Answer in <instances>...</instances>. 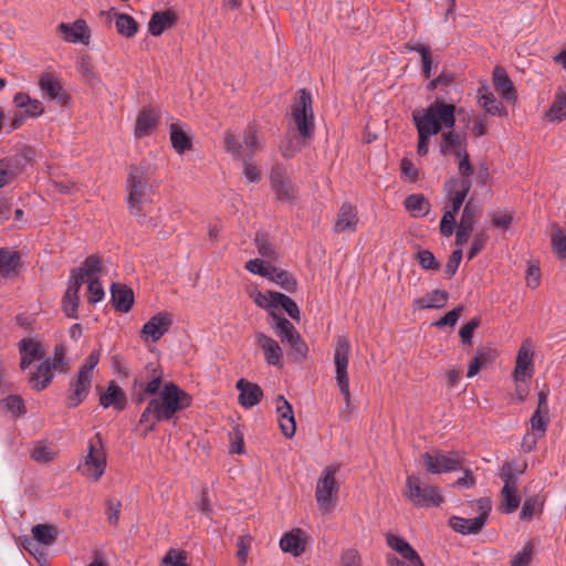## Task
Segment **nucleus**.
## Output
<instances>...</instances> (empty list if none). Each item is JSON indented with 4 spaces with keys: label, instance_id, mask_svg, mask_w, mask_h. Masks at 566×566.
Wrapping results in <instances>:
<instances>
[{
    "label": "nucleus",
    "instance_id": "f257e3e1",
    "mask_svg": "<svg viewBox=\"0 0 566 566\" xmlns=\"http://www.w3.org/2000/svg\"><path fill=\"white\" fill-rule=\"evenodd\" d=\"M158 182L149 165L132 166L126 180L128 210L139 222H145L151 212Z\"/></svg>",
    "mask_w": 566,
    "mask_h": 566
},
{
    "label": "nucleus",
    "instance_id": "f03ea898",
    "mask_svg": "<svg viewBox=\"0 0 566 566\" xmlns=\"http://www.w3.org/2000/svg\"><path fill=\"white\" fill-rule=\"evenodd\" d=\"M455 106L437 98L426 108L412 112V119L417 130L437 135L442 128L451 129L455 125Z\"/></svg>",
    "mask_w": 566,
    "mask_h": 566
},
{
    "label": "nucleus",
    "instance_id": "7ed1b4c3",
    "mask_svg": "<svg viewBox=\"0 0 566 566\" xmlns=\"http://www.w3.org/2000/svg\"><path fill=\"white\" fill-rule=\"evenodd\" d=\"M526 463L518 464L516 462H504L499 472L500 479L503 481L501 490V503L499 511L503 514L515 512L521 504V496L517 490L518 476L525 472Z\"/></svg>",
    "mask_w": 566,
    "mask_h": 566
},
{
    "label": "nucleus",
    "instance_id": "20e7f679",
    "mask_svg": "<svg viewBox=\"0 0 566 566\" xmlns=\"http://www.w3.org/2000/svg\"><path fill=\"white\" fill-rule=\"evenodd\" d=\"M192 398L174 382H167L159 398L151 399V407H156V420L167 421L174 416L190 407Z\"/></svg>",
    "mask_w": 566,
    "mask_h": 566
},
{
    "label": "nucleus",
    "instance_id": "39448f33",
    "mask_svg": "<svg viewBox=\"0 0 566 566\" xmlns=\"http://www.w3.org/2000/svg\"><path fill=\"white\" fill-rule=\"evenodd\" d=\"M99 361V352L93 350L81 365L77 375L70 381L66 395V407L70 409L80 406L88 396L94 369Z\"/></svg>",
    "mask_w": 566,
    "mask_h": 566
},
{
    "label": "nucleus",
    "instance_id": "423d86ee",
    "mask_svg": "<svg viewBox=\"0 0 566 566\" xmlns=\"http://www.w3.org/2000/svg\"><path fill=\"white\" fill-rule=\"evenodd\" d=\"M70 366L66 360V348L63 344L54 346L53 356L44 358L36 370L30 375L29 382L36 391L44 390L53 380L55 371L64 374Z\"/></svg>",
    "mask_w": 566,
    "mask_h": 566
},
{
    "label": "nucleus",
    "instance_id": "0eeeda50",
    "mask_svg": "<svg viewBox=\"0 0 566 566\" xmlns=\"http://www.w3.org/2000/svg\"><path fill=\"white\" fill-rule=\"evenodd\" d=\"M337 465L326 467L315 488V499L317 507L323 514H329L334 511L337 503L338 483L336 482Z\"/></svg>",
    "mask_w": 566,
    "mask_h": 566
},
{
    "label": "nucleus",
    "instance_id": "6e6552de",
    "mask_svg": "<svg viewBox=\"0 0 566 566\" xmlns=\"http://www.w3.org/2000/svg\"><path fill=\"white\" fill-rule=\"evenodd\" d=\"M106 469V453L99 433L88 441L87 452L78 464V471L87 479L96 482Z\"/></svg>",
    "mask_w": 566,
    "mask_h": 566
},
{
    "label": "nucleus",
    "instance_id": "1a4fd4ad",
    "mask_svg": "<svg viewBox=\"0 0 566 566\" xmlns=\"http://www.w3.org/2000/svg\"><path fill=\"white\" fill-rule=\"evenodd\" d=\"M352 353V345L349 338L346 335H339L336 338V347L334 353V364L336 373V382L339 391L343 396L344 402L352 403L350 390H349V378H348V361Z\"/></svg>",
    "mask_w": 566,
    "mask_h": 566
},
{
    "label": "nucleus",
    "instance_id": "9d476101",
    "mask_svg": "<svg viewBox=\"0 0 566 566\" xmlns=\"http://www.w3.org/2000/svg\"><path fill=\"white\" fill-rule=\"evenodd\" d=\"M406 489L407 499L416 506L437 507L443 502L439 488L423 484L418 475L407 476Z\"/></svg>",
    "mask_w": 566,
    "mask_h": 566
},
{
    "label": "nucleus",
    "instance_id": "9b49d317",
    "mask_svg": "<svg viewBox=\"0 0 566 566\" xmlns=\"http://www.w3.org/2000/svg\"><path fill=\"white\" fill-rule=\"evenodd\" d=\"M292 106V117L301 137L311 138L314 132V113L311 93L302 88Z\"/></svg>",
    "mask_w": 566,
    "mask_h": 566
},
{
    "label": "nucleus",
    "instance_id": "f8f14e48",
    "mask_svg": "<svg viewBox=\"0 0 566 566\" xmlns=\"http://www.w3.org/2000/svg\"><path fill=\"white\" fill-rule=\"evenodd\" d=\"M479 515L473 518H464L460 516H452L449 520L451 528L460 534L470 535L479 533L485 525L489 514L492 510L491 500L481 497L478 501Z\"/></svg>",
    "mask_w": 566,
    "mask_h": 566
},
{
    "label": "nucleus",
    "instance_id": "ddd939ff",
    "mask_svg": "<svg viewBox=\"0 0 566 566\" xmlns=\"http://www.w3.org/2000/svg\"><path fill=\"white\" fill-rule=\"evenodd\" d=\"M426 470L432 474L460 471L463 469V457L459 452H426L422 455Z\"/></svg>",
    "mask_w": 566,
    "mask_h": 566
},
{
    "label": "nucleus",
    "instance_id": "4468645a",
    "mask_svg": "<svg viewBox=\"0 0 566 566\" xmlns=\"http://www.w3.org/2000/svg\"><path fill=\"white\" fill-rule=\"evenodd\" d=\"M255 303L266 308L272 317L277 316L275 310L283 308L287 315L293 319H300V310L297 304L287 295L279 292H268V294H259L255 297Z\"/></svg>",
    "mask_w": 566,
    "mask_h": 566
},
{
    "label": "nucleus",
    "instance_id": "2eb2a0df",
    "mask_svg": "<svg viewBox=\"0 0 566 566\" xmlns=\"http://www.w3.org/2000/svg\"><path fill=\"white\" fill-rule=\"evenodd\" d=\"M470 189L471 182L469 179H448L444 182V190L449 199V205L444 207L443 213H451V216L455 218L463 206Z\"/></svg>",
    "mask_w": 566,
    "mask_h": 566
},
{
    "label": "nucleus",
    "instance_id": "dca6fc26",
    "mask_svg": "<svg viewBox=\"0 0 566 566\" xmlns=\"http://www.w3.org/2000/svg\"><path fill=\"white\" fill-rule=\"evenodd\" d=\"M32 155V149L27 148L19 154L0 159V189L10 185L21 174Z\"/></svg>",
    "mask_w": 566,
    "mask_h": 566
},
{
    "label": "nucleus",
    "instance_id": "f3484780",
    "mask_svg": "<svg viewBox=\"0 0 566 566\" xmlns=\"http://www.w3.org/2000/svg\"><path fill=\"white\" fill-rule=\"evenodd\" d=\"M41 96L49 102H55L61 106L69 104L70 95L63 88L61 80L52 73H42L39 77Z\"/></svg>",
    "mask_w": 566,
    "mask_h": 566
},
{
    "label": "nucleus",
    "instance_id": "a211bd4d",
    "mask_svg": "<svg viewBox=\"0 0 566 566\" xmlns=\"http://www.w3.org/2000/svg\"><path fill=\"white\" fill-rule=\"evenodd\" d=\"M172 324V316L168 312H159L147 321L140 335L145 342H158L170 328Z\"/></svg>",
    "mask_w": 566,
    "mask_h": 566
},
{
    "label": "nucleus",
    "instance_id": "6ab92c4d",
    "mask_svg": "<svg viewBox=\"0 0 566 566\" xmlns=\"http://www.w3.org/2000/svg\"><path fill=\"white\" fill-rule=\"evenodd\" d=\"M270 181L276 198L283 202H292L295 195L294 186L286 176V170L282 165H275L271 169Z\"/></svg>",
    "mask_w": 566,
    "mask_h": 566
},
{
    "label": "nucleus",
    "instance_id": "aec40b11",
    "mask_svg": "<svg viewBox=\"0 0 566 566\" xmlns=\"http://www.w3.org/2000/svg\"><path fill=\"white\" fill-rule=\"evenodd\" d=\"M533 350L528 340H525L518 349L514 379L516 382H523L532 378L533 376Z\"/></svg>",
    "mask_w": 566,
    "mask_h": 566
},
{
    "label": "nucleus",
    "instance_id": "412c9836",
    "mask_svg": "<svg viewBox=\"0 0 566 566\" xmlns=\"http://www.w3.org/2000/svg\"><path fill=\"white\" fill-rule=\"evenodd\" d=\"M255 343L263 350L265 361L274 367L283 366V350L280 344L262 332L255 333Z\"/></svg>",
    "mask_w": 566,
    "mask_h": 566
},
{
    "label": "nucleus",
    "instance_id": "4be33fe9",
    "mask_svg": "<svg viewBox=\"0 0 566 566\" xmlns=\"http://www.w3.org/2000/svg\"><path fill=\"white\" fill-rule=\"evenodd\" d=\"M20 367L27 369L35 360H40L45 355L43 345L33 338H22L19 344Z\"/></svg>",
    "mask_w": 566,
    "mask_h": 566
},
{
    "label": "nucleus",
    "instance_id": "5701e85b",
    "mask_svg": "<svg viewBox=\"0 0 566 566\" xmlns=\"http://www.w3.org/2000/svg\"><path fill=\"white\" fill-rule=\"evenodd\" d=\"M235 388L239 391V403L245 409L256 406L263 398V390L261 387L244 378L237 381Z\"/></svg>",
    "mask_w": 566,
    "mask_h": 566
},
{
    "label": "nucleus",
    "instance_id": "b1692460",
    "mask_svg": "<svg viewBox=\"0 0 566 566\" xmlns=\"http://www.w3.org/2000/svg\"><path fill=\"white\" fill-rule=\"evenodd\" d=\"M276 412L282 433L286 438H292L296 430L294 412L291 403L283 396H277L276 398Z\"/></svg>",
    "mask_w": 566,
    "mask_h": 566
},
{
    "label": "nucleus",
    "instance_id": "393cba45",
    "mask_svg": "<svg viewBox=\"0 0 566 566\" xmlns=\"http://www.w3.org/2000/svg\"><path fill=\"white\" fill-rule=\"evenodd\" d=\"M357 223V209L352 203L344 202L338 210L334 231L337 233H343L345 231L355 232Z\"/></svg>",
    "mask_w": 566,
    "mask_h": 566
},
{
    "label": "nucleus",
    "instance_id": "a878e982",
    "mask_svg": "<svg viewBox=\"0 0 566 566\" xmlns=\"http://www.w3.org/2000/svg\"><path fill=\"white\" fill-rule=\"evenodd\" d=\"M159 123V113L154 108H145L139 112L135 124V136L143 138L150 135Z\"/></svg>",
    "mask_w": 566,
    "mask_h": 566
},
{
    "label": "nucleus",
    "instance_id": "bb28decb",
    "mask_svg": "<svg viewBox=\"0 0 566 566\" xmlns=\"http://www.w3.org/2000/svg\"><path fill=\"white\" fill-rule=\"evenodd\" d=\"M59 31L62 33L63 39L66 42L76 43L82 42L85 43L90 39V29L86 22L82 19L76 20L74 23H61L59 25Z\"/></svg>",
    "mask_w": 566,
    "mask_h": 566
},
{
    "label": "nucleus",
    "instance_id": "cd10ccee",
    "mask_svg": "<svg viewBox=\"0 0 566 566\" xmlns=\"http://www.w3.org/2000/svg\"><path fill=\"white\" fill-rule=\"evenodd\" d=\"M101 272V259L96 255H90L85 259L82 266L72 270L71 275H75L76 281L82 285L84 282L98 280Z\"/></svg>",
    "mask_w": 566,
    "mask_h": 566
},
{
    "label": "nucleus",
    "instance_id": "c85d7f7f",
    "mask_svg": "<svg viewBox=\"0 0 566 566\" xmlns=\"http://www.w3.org/2000/svg\"><path fill=\"white\" fill-rule=\"evenodd\" d=\"M493 84L499 94L507 102L517 99L513 82L503 66H495L493 70Z\"/></svg>",
    "mask_w": 566,
    "mask_h": 566
},
{
    "label": "nucleus",
    "instance_id": "c756f323",
    "mask_svg": "<svg viewBox=\"0 0 566 566\" xmlns=\"http://www.w3.org/2000/svg\"><path fill=\"white\" fill-rule=\"evenodd\" d=\"M81 285L75 279V275H71L69 280L67 290L62 298V308L66 317L76 318L77 310L80 304V292Z\"/></svg>",
    "mask_w": 566,
    "mask_h": 566
},
{
    "label": "nucleus",
    "instance_id": "7c9ffc66",
    "mask_svg": "<svg viewBox=\"0 0 566 566\" xmlns=\"http://www.w3.org/2000/svg\"><path fill=\"white\" fill-rule=\"evenodd\" d=\"M111 294L114 307L122 312L127 313L134 304V292L132 289L123 284L113 283L111 286Z\"/></svg>",
    "mask_w": 566,
    "mask_h": 566
},
{
    "label": "nucleus",
    "instance_id": "2f4dec72",
    "mask_svg": "<svg viewBox=\"0 0 566 566\" xmlns=\"http://www.w3.org/2000/svg\"><path fill=\"white\" fill-rule=\"evenodd\" d=\"M280 547L283 552L293 556H301L305 551L303 532L300 528L285 533L280 539Z\"/></svg>",
    "mask_w": 566,
    "mask_h": 566
},
{
    "label": "nucleus",
    "instance_id": "473e14b6",
    "mask_svg": "<svg viewBox=\"0 0 566 566\" xmlns=\"http://www.w3.org/2000/svg\"><path fill=\"white\" fill-rule=\"evenodd\" d=\"M99 403L104 408L114 407L122 411L126 407L125 392L115 381H111L106 391L99 397Z\"/></svg>",
    "mask_w": 566,
    "mask_h": 566
},
{
    "label": "nucleus",
    "instance_id": "72a5a7b5",
    "mask_svg": "<svg viewBox=\"0 0 566 566\" xmlns=\"http://www.w3.org/2000/svg\"><path fill=\"white\" fill-rule=\"evenodd\" d=\"M13 103L18 108H22L29 117H39L44 113L42 102L32 98L29 94L23 92H19L14 95Z\"/></svg>",
    "mask_w": 566,
    "mask_h": 566
},
{
    "label": "nucleus",
    "instance_id": "f704fd0d",
    "mask_svg": "<svg viewBox=\"0 0 566 566\" xmlns=\"http://www.w3.org/2000/svg\"><path fill=\"white\" fill-rule=\"evenodd\" d=\"M440 151L442 155L451 153L455 157H458V153L467 151L465 138L462 137L460 134L451 130L443 133L442 140L440 144Z\"/></svg>",
    "mask_w": 566,
    "mask_h": 566
},
{
    "label": "nucleus",
    "instance_id": "c9c22d12",
    "mask_svg": "<svg viewBox=\"0 0 566 566\" xmlns=\"http://www.w3.org/2000/svg\"><path fill=\"white\" fill-rule=\"evenodd\" d=\"M174 23L175 14L171 11L155 12L149 20L148 30L151 35L159 36Z\"/></svg>",
    "mask_w": 566,
    "mask_h": 566
},
{
    "label": "nucleus",
    "instance_id": "e433bc0d",
    "mask_svg": "<svg viewBox=\"0 0 566 566\" xmlns=\"http://www.w3.org/2000/svg\"><path fill=\"white\" fill-rule=\"evenodd\" d=\"M546 117L551 122H562L566 118V86L556 92L554 102L546 112Z\"/></svg>",
    "mask_w": 566,
    "mask_h": 566
},
{
    "label": "nucleus",
    "instance_id": "4c0bfd02",
    "mask_svg": "<svg viewBox=\"0 0 566 566\" xmlns=\"http://www.w3.org/2000/svg\"><path fill=\"white\" fill-rule=\"evenodd\" d=\"M449 298V293L444 290H433L427 293L421 298L417 300V304L420 308H442L446 306Z\"/></svg>",
    "mask_w": 566,
    "mask_h": 566
},
{
    "label": "nucleus",
    "instance_id": "58836bf2",
    "mask_svg": "<svg viewBox=\"0 0 566 566\" xmlns=\"http://www.w3.org/2000/svg\"><path fill=\"white\" fill-rule=\"evenodd\" d=\"M170 142L178 154H184L192 146L190 137L177 123L170 125Z\"/></svg>",
    "mask_w": 566,
    "mask_h": 566
},
{
    "label": "nucleus",
    "instance_id": "ea45409f",
    "mask_svg": "<svg viewBox=\"0 0 566 566\" xmlns=\"http://www.w3.org/2000/svg\"><path fill=\"white\" fill-rule=\"evenodd\" d=\"M405 207L413 217H423L429 213L430 210L429 201L423 195L417 193L410 195L406 198Z\"/></svg>",
    "mask_w": 566,
    "mask_h": 566
},
{
    "label": "nucleus",
    "instance_id": "a19ab883",
    "mask_svg": "<svg viewBox=\"0 0 566 566\" xmlns=\"http://www.w3.org/2000/svg\"><path fill=\"white\" fill-rule=\"evenodd\" d=\"M268 279L272 280L287 292H294L297 286V282L292 274L275 266H272L270 270Z\"/></svg>",
    "mask_w": 566,
    "mask_h": 566
},
{
    "label": "nucleus",
    "instance_id": "79ce46f5",
    "mask_svg": "<svg viewBox=\"0 0 566 566\" xmlns=\"http://www.w3.org/2000/svg\"><path fill=\"white\" fill-rule=\"evenodd\" d=\"M259 149V142L256 137V129L253 124H250L245 132L242 145V159H251Z\"/></svg>",
    "mask_w": 566,
    "mask_h": 566
},
{
    "label": "nucleus",
    "instance_id": "37998d69",
    "mask_svg": "<svg viewBox=\"0 0 566 566\" xmlns=\"http://www.w3.org/2000/svg\"><path fill=\"white\" fill-rule=\"evenodd\" d=\"M33 539L43 545H51L56 538V528L49 524H38L32 528Z\"/></svg>",
    "mask_w": 566,
    "mask_h": 566
},
{
    "label": "nucleus",
    "instance_id": "c03bdc74",
    "mask_svg": "<svg viewBox=\"0 0 566 566\" xmlns=\"http://www.w3.org/2000/svg\"><path fill=\"white\" fill-rule=\"evenodd\" d=\"M273 318L275 319V334L281 338L283 343L289 342L294 336L300 334L295 326L287 318L283 316H275Z\"/></svg>",
    "mask_w": 566,
    "mask_h": 566
},
{
    "label": "nucleus",
    "instance_id": "a18cd8bd",
    "mask_svg": "<svg viewBox=\"0 0 566 566\" xmlns=\"http://www.w3.org/2000/svg\"><path fill=\"white\" fill-rule=\"evenodd\" d=\"M543 503H544V501L539 495H533V496L527 497L522 505V510L520 512V518L522 521L532 520L536 513L542 511Z\"/></svg>",
    "mask_w": 566,
    "mask_h": 566
},
{
    "label": "nucleus",
    "instance_id": "49530a36",
    "mask_svg": "<svg viewBox=\"0 0 566 566\" xmlns=\"http://www.w3.org/2000/svg\"><path fill=\"white\" fill-rule=\"evenodd\" d=\"M387 545L400 554L401 557L412 556L418 554L412 546L402 537L395 534H387L386 536Z\"/></svg>",
    "mask_w": 566,
    "mask_h": 566
},
{
    "label": "nucleus",
    "instance_id": "de8ad7c7",
    "mask_svg": "<svg viewBox=\"0 0 566 566\" xmlns=\"http://www.w3.org/2000/svg\"><path fill=\"white\" fill-rule=\"evenodd\" d=\"M115 25L117 32L126 38H132L137 32V22L133 17L125 13L117 15Z\"/></svg>",
    "mask_w": 566,
    "mask_h": 566
},
{
    "label": "nucleus",
    "instance_id": "09e8293b",
    "mask_svg": "<svg viewBox=\"0 0 566 566\" xmlns=\"http://www.w3.org/2000/svg\"><path fill=\"white\" fill-rule=\"evenodd\" d=\"M19 262V254L0 249V274L8 275L15 271Z\"/></svg>",
    "mask_w": 566,
    "mask_h": 566
},
{
    "label": "nucleus",
    "instance_id": "8fccbe9b",
    "mask_svg": "<svg viewBox=\"0 0 566 566\" xmlns=\"http://www.w3.org/2000/svg\"><path fill=\"white\" fill-rule=\"evenodd\" d=\"M161 566H189L187 555L181 549L170 548L161 559Z\"/></svg>",
    "mask_w": 566,
    "mask_h": 566
},
{
    "label": "nucleus",
    "instance_id": "3c124183",
    "mask_svg": "<svg viewBox=\"0 0 566 566\" xmlns=\"http://www.w3.org/2000/svg\"><path fill=\"white\" fill-rule=\"evenodd\" d=\"M480 105L491 115H502V106L491 92L482 93L479 97Z\"/></svg>",
    "mask_w": 566,
    "mask_h": 566
},
{
    "label": "nucleus",
    "instance_id": "603ef678",
    "mask_svg": "<svg viewBox=\"0 0 566 566\" xmlns=\"http://www.w3.org/2000/svg\"><path fill=\"white\" fill-rule=\"evenodd\" d=\"M552 247L557 256L566 262V234L562 229H556L553 232Z\"/></svg>",
    "mask_w": 566,
    "mask_h": 566
},
{
    "label": "nucleus",
    "instance_id": "864d4df0",
    "mask_svg": "<svg viewBox=\"0 0 566 566\" xmlns=\"http://www.w3.org/2000/svg\"><path fill=\"white\" fill-rule=\"evenodd\" d=\"M416 259L419 265L426 271H437L440 269V263L437 261L433 253L429 250H420L417 253Z\"/></svg>",
    "mask_w": 566,
    "mask_h": 566
},
{
    "label": "nucleus",
    "instance_id": "5fc2aeb1",
    "mask_svg": "<svg viewBox=\"0 0 566 566\" xmlns=\"http://www.w3.org/2000/svg\"><path fill=\"white\" fill-rule=\"evenodd\" d=\"M548 412L535 410L531 418L532 429L537 432V438L542 437L548 426Z\"/></svg>",
    "mask_w": 566,
    "mask_h": 566
},
{
    "label": "nucleus",
    "instance_id": "6e6d98bb",
    "mask_svg": "<svg viewBox=\"0 0 566 566\" xmlns=\"http://www.w3.org/2000/svg\"><path fill=\"white\" fill-rule=\"evenodd\" d=\"M478 209L473 206L472 199H470L463 208L462 216L460 219L459 227L468 228L473 230L475 223Z\"/></svg>",
    "mask_w": 566,
    "mask_h": 566
},
{
    "label": "nucleus",
    "instance_id": "4d7b16f0",
    "mask_svg": "<svg viewBox=\"0 0 566 566\" xmlns=\"http://www.w3.org/2000/svg\"><path fill=\"white\" fill-rule=\"evenodd\" d=\"M156 407H151V400L140 415L139 424H145V434L153 431L156 427Z\"/></svg>",
    "mask_w": 566,
    "mask_h": 566
},
{
    "label": "nucleus",
    "instance_id": "13d9d810",
    "mask_svg": "<svg viewBox=\"0 0 566 566\" xmlns=\"http://www.w3.org/2000/svg\"><path fill=\"white\" fill-rule=\"evenodd\" d=\"M386 560L388 566H423L419 554L401 557V559L395 555L389 554L387 555Z\"/></svg>",
    "mask_w": 566,
    "mask_h": 566
},
{
    "label": "nucleus",
    "instance_id": "bf43d9fd",
    "mask_svg": "<svg viewBox=\"0 0 566 566\" xmlns=\"http://www.w3.org/2000/svg\"><path fill=\"white\" fill-rule=\"evenodd\" d=\"M87 301L90 304H96L104 298L105 292L99 280L87 281Z\"/></svg>",
    "mask_w": 566,
    "mask_h": 566
},
{
    "label": "nucleus",
    "instance_id": "052dcab7",
    "mask_svg": "<svg viewBox=\"0 0 566 566\" xmlns=\"http://www.w3.org/2000/svg\"><path fill=\"white\" fill-rule=\"evenodd\" d=\"M55 451L45 446V444H38L34 447V449L31 452V458L36 462H50L54 459Z\"/></svg>",
    "mask_w": 566,
    "mask_h": 566
},
{
    "label": "nucleus",
    "instance_id": "680f3d73",
    "mask_svg": "<svg viewBox=\"0 0 566 566\" xmlns=\"http://www.w3.org/2000/svg\"><path fill=\"white\" fill-rule=\"evenodd\" d=\"M255 244L259 253L265 258H274L275 250L265 233L258 232L255 235Z\"/></svg>",
    "mask_w": 566,
    "mask_h": 566
},
{
    "label": "nucleus",
    "instance_id": "e2e57ef3",
    "mask_svg": "<svg viewBox=\"0 0 566 566\" xmlns=\"http://www.w3.org/2000/svg\"><path fill=\"white\" fill-rule=\"evenodd\" d=\"M286 343L291 347L292 355L295 357V359H302L306 357L308 347L300 334Z\"/></svg>",
    "mask_w": 566,
    "mask_h": 566
},
{
    "label": "nucleus",
    "instance_id": "0e129e2a",
    "mask_svg": "<svg viewBox=\"0 0 566 566\" xmlns=\"http://www.w3.org/2000/svg\"><path fill=\"white\" fill-rule=\"evenodd\" d=\"M488 240L489 235L484 231L476 233L469 249L468 259L472 260L473 258H475L483 250Z\"/></svg>",
    "mask_w": 566,
    "mask_h": 566
},
{
    "label": "nucleus",
    "instance_id": "69168bd1",
    "mask_svg": "<svg viewBox=\"0 0 566 566\" xmlns=\"http://www.w3.org/2000/svg\"><path fill=\"white\" fill-rule=\"evenodd\" d=\"M533 556V545L527 543L524 545L522 551H520L512 559L511 566H528Z\"/></svg>",
    "mask_w": 566,
    "mask_h": 566
},
{
    "label": "nucleus",
    "instance_id": "338daca9",
    "mask_svg": "<svg viewBox=\"0 0 566 566\" xmlns=\"http://www.w3.org/2000/svg\"><path fill=\"white\" fill-rule=\"evenodd\" d=\"M480 319L478 317L472 318L467 324H464L460 329V337L463 345L472 344V336L474 331L479 327Z\"/></svg>",
    "mask_w": 566,
    "mask_h": 566
},
{
    "label": "nucleus",
    "instance_id": "774afa93",
    "mask_svg": "<svg viewBox=\"0 0 566 566\" xmlns=\"http://www.w3.org/2000/svg\"><path fill=\"white\" fill-rule=\"evenodd\" d=\"M224 148L237 158L242 159V144H240L234 134L226 132L224 134Z\"/></svg>",
    "mask_w": 566,
    "mask_h": 566
}]
</instances>
